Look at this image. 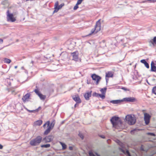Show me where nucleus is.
I'll use <instances>...</instances> for the list:
<instances>
[{
    "label": "nucleus",
    "instance_id": "obj_1",
    "mask_svg": "<svg viewBox=\"0 0 156 156\" xmlns=\"http://www.w3.org/2000/svg\"><path fill=\"white\" fill-rule=\"evenodd\" d=\"M125 119L128 123L130 125L134 124L136 122V119L134 115H128L126 116Z\"/></svg>",
    "mask_w": 156,
    "mask_h": 156
},
{
    "label": "nucleus",
    "instance_id": "obj_2",
    "mask_svg": "<svg viewBox=\"0 0 156 156\" xmlns=\"http://www.w3.org/2000/svg\"><path fill=\"white\" fill-rule=\"evenodd\" d=\"M101 23L100 22V20H99L97 21L96 23L94 29H92L91 31V33L89 34V35H91L93 33L96 34L98 31H99L101 29Z\"/></svg>",
    "mask_w": 156,
    "mask_h": 156
},
{
    "label": "nucleus",
    "instance_id": "obj_3",
    "mask_svg": "<svg viewBox=\"0 0 156 156\" xmlns=\"http://www.w3.org/2000/svg\"><path fill=\"white\" fill-rule=\"evenodd\" d=\"M42 137L41 136H37L35 139L30 140V144L32 146H35L38 145L41 142Z\"/></svg>",
    "mask_w": 156,
    "mask_h": 156
},
{
    "label": "nucleus",
    "instance_id": "obj_4",
    "mask_svg": "<svg viewBox=\"0 0 156 156\" xmlns=\"http://www.w3.org/2000/svg\"><path fill=\"white\" fill-rule=\"evenodd\" d=\"M7 20L8 21L11 22H15L16 20V18L12 13H9L8 10L7 12Z\"/></svg>",
    "mask_w": 156,
    "mask_h": 156
},
{
    "label": "nucleus",
    "instance_id": "obj_5",
    "mask_svg": "<svg viewBox=\"0 0 156 156\" xmlns=\"http://www.w3.org/2000/svg\"><path fill=\"white\" fill-rule=\"evenodd\" d=\"M110 120L113 126L115 127H116L118 123L120 122L119 118L118 117H112Z\"/></svg>",
    "mask_w": 156,
    "mask_h": 156
},
{
    "label": "nucleus",
    "instance_id": "obj_6",
    "mask_svg": "<svg viewBox=\"0 0 156 156\" xmlns=\"http://www.w3.org/2000/svg\"><path fill=\"white\" fill-rule=\"evenodd\" d=\"M64 3H62L60 5H58V2H56L55 4L54 9L55 10L53 12V13L57 12L59 9H60L64 5Z\"/></svg>",
    "mask_w": 156,
    "mask_h": 156
},
{
    "label": "nucleus",
    "instance_id": "obj_7",
    "mask_svg": "<svg viewBox=\"0 0 156 156\" xmlns=\"http://www.w3.org/2000/svg\"><path fill=\"white\" fill-rule=\"evenodd\" d=\"M91 77L92 79L96 82V84L98 85L99 83V82L101 79V77L95 74L92 75Z\"/></svg>",
    "mask_w": 156,
    "mask_h": 156
},
{
    "label": "nucleus",
    "instance_id": "obj_8",
    "mask_svg": "<svg viewBox=\"0 0 156 156\" xmlns=\"http://www.w3.org/2000/svg\"><path fill=\"white\" fill-rule=\"evenodd\" d=\"M150 115L147 113L144 114V120L146 124H148L150 122Z\"/></svg>",
    "mask_w": 156,
    "mask_h": 156
},
{
    "label": "nucleus",
    "instance_id": "obj_9",
    "mask_svg": "<svg viewBox=\"0 0 156 156\" xmlns=\"http://www.w3.org/2000/svg\"><path fill=\"white\" fill-rule=\"evenodd\" d=\"M72 98L77 103H80L81 102V101L78 94L73 95L72 96Z\"/></svg>",
    "mask_w": 156,
    "mask_h": 156
},
{
    "label": "nucleus",
    "instance_id": "obj_10",
    "mask_svg": "<svg viewBox=\"0 0 156 156\" xmlns=\"http://www.w3.org/2000/svg\"><path fill=\"white\" fill-rule=\"evenodd\" d=\"M53 136H48L45 137L43 139V140L46 142H48L51 141L53 139Z\"/></svg>",
    "mask_w": 156,
    "mask_h": 156
},
{
    "label": "nucleus",
    "instance_id": "obj_11",
    "mask_svg": "<svg viewBox=\"0 0 156 156\" xmlns=\"http://www.w3.org/2000/svg\"><path fill=\"white\" fill-rule=\"evenodd\" d=\"M78 51H75L72 53L71 55L73 56V59L74 60L76 61L78 59Z\"/></svg>",
    "mask_w": 156,
    "mask_h": 156
},
{
    "label": "nucleus",
    "instance_id": "obj_12",
    "mask_svg": "<svg viewBox=\"0 0 156 156\" xmlns=\"http://www.w3.org/2000/svg\"><path fill=\"white\" fill-rule=\"evenodd\" d=\"M92 91L87 92L84 94V97L85 99L87 100L89 99L90 97H91Z\"/></svg>",
    "mask_w": 156,
    "mask_h": 156
},
{
    "label": "nucleus",
    "instance_id": "obj_13",
    "mask_svg": "<svg viewBox=\"0 0 156 156\" xmlns=\"http://www.w3.org/2000/svg\"><path fill=\"white\" fill-rule=\"evenodd\" d=\"M149 45L150 46H154V44H156V37H154L153 39L149 41Z\"/></svg>",
    "mask_w": 156,
    "mask_h": 156
},
{
    "label": "nucleus",
    "instance_id": "obj_14",
    "mask_svg": "<svg viewBox=\"0 0 156 156\" xmlns=\"http://www.w3.org/2000/svg\"><path fill=\"white\" fill-rule=\"evenodd\" d=\"M136 99L133 97H127L123 98L124 101L129 102H134L135 101Z\"/></svg>",
    "mask_w": 156,
    "mask_h": 156
},
{
    "label": "nucleus",
    "instance_id": "obj_15",
    "mask_svg": "<svg viewBox=\"0 0 156 156\" xmlns=\"http://www.w3.org/2000/svg\"><path fill=\"white\" fill-rule=\"evenodd\" d=\"M30 97V94H29L27 93L22 98L23 101L24 102H26L28 101Z\"/></svg>",
    "mask_w": 156,
    "mask_h": 156
},
{
    "label": "nucleus",
    "instance_id": "obj_16",
    "mask_svg": "<svg viewBox=\"0 0 156 156\" xmlns=\"http://www.w3.org/2000/svg\"><path fill=\"white\" fill-rule=\"evenodd\" d=\"M113 76V73L112 72H108L107 73H106V75H105V79L106 80V82H108V79L107 78V77H112Z\"/></svg>",
    "mask_w": 156,
    "mask_h": 156
},
{
    "label": "nucleus",
    "instance_id": "obj_17",
    "mask_svg": "<svg viewBox=\"0 0 156 156\" xmlns=\"http://www.w3.org/2000/svg\"><path fill=\"white\" fill-rule=\"evenodd\" d=\"M151 71L155 72L156 71V66H155L153 61H152L151 62Z\"/></svg>",
    "mask_w": 156,
    "mask_h": 156
},
{
    "label": "nucleus",
    "instance_id": "obj_18",
    "mask_svg": "<svg viewBox=\"0 0 156 156\" xmlns=\"http://www.w3.org/2000/svg\"><path fill=\"white\" fill-rule=\"evenodd\" d=\"M42 123V121L41 120H38L34 123V126H40Z\"/></svg>",
    "mask_w": 156,
    "mask_h": 156
},
{
    "label": "nucleus",
    "instance_id": "obj_19",
    "mask_svg": "<svg viewBox=\"0 0 156 156\" xmlns=\"http://www.w3.org/2000/svg\"><path fill=\"white\" fill-rule=\"evenodd\" d=\"M123 101V100H114L110 101V102L113 104H118Z\"/></svg>",
    "mask_w": 156,
    "mask_h": 156
},
{
    "label": "nucleus",
    "instance_id": "obj_20",
    "mask_svg": "<svg viewBox=\"0 0 156 156\" xmlns=\"http://www.w3.org/2000/svg\"><path fill=\"white\" fill-rule=\"evenodd\" d=\"M100 46L101 47L103 48H104L106 47L105 40H103L100 43Z\"/></svg>",
    "mask_w": 156,
    "mask_h": 156
},
{
    "label": "nucleus",
    "instance_id": "obj_21",
    "mask_svg": "<svg viewBox=\"0 0 156 156\" xmlns=\"http://www.w3.org/2000/svg\"><path fill=\"white\" fill-rule=\"evenodd\" d=\"M38 96L39 97L40 99L42 100H44L46 98L45 95H43L41 93L39 94Z\"/></svg>",
    "mask_w": 156,
    "mask_h": 156
},
{
    "label": "nucleus",
    "instance_id": "obj_22",
    "mask_svg": "<svg viewBox=\"0 0 156 156\" xmlns=\"http://www.w3.org/2000/svg\"><path fill=\"white\" fill-rule=\"evenodd\" d=\"M55 123V122L53 121V122H52L49 125V126H48V128L50 130H51L53 128L54 125Z\"/></svg>",
    "mask_w": 156,
    "mask_h": 156
},
{
    "label": "nucleus",
    "instance_id": "obj_23",
    "mask_svg": "<svg viewBox=\"0 0 156 156\" xmlns=\"http://www.w3.org/2000/svg\"><path fill=\"white\" fill-rule=\"evenodd\" d=\"M106 87H104L103 88L101 89L100 90V91L101 92V93H102V94H104L105 95V94L106 92Z\"/></svg>",
    "mask_w": 156,
    "mask_h": 156
},
{
    "label": "nucleus",
    "instance_id": "obj_24",
    "mask_svg": "<svg viewBox=\"0 0 156 156\" xmlns=\"http://www.w3.org/2000/svg\"><path fill=\"white\" fill-rule=\"evenodd\" d=\"M25 109L29 112H37L38 111V109H37L35 110H30L28 109L27 108H25Z\"/></svg>",
    "mask_w": 156,
    "mask_h": 156
},
{
    "label": "nucleus",
    "instance_id": "obj_25",
    "mask_svg": "<svg viewBox=\"0 0 156 156\" xmlns=\"http://www.w3.org/2000/svg\"><path fill=\"white\" fill-rule=\"evenodd\" d=\"M50 146V145L49 144H47L44 145H42L41 146V147H45V148H48Z\"/></svg>",
    "mask_w": 156,
    "mask_h": 156
},
{
    "label": "nucleus",
    "instance_id": "obj_26",
    "mask_svg": "<svg viewBox=\"0 0 156 156\" xmlns=\"http://www.w3.org/2000/svg\"><path fill=\"white\" fill-rule=\"evenodd\" d=\"M4 62L5 63H9L11 62V60L10 59L7 58H5L4 60Z\"/></svg>",
    "mask_w": 156,
    "mask_h": 156
},
{
    "label": "nucleus",
    "instance_id": "obj_27",
    "mask_svg": "<svg viewBox=\"0 0 156 156\" xmlns=\"http://www.w3.org/2000/svg\"><path fill=\"white\" fill-rule=\"evenodd\" d=\"M98 97H100L102 99H104L105 98V95L102 94H98Z\"/></svg>",
    "mask_w": 156,
    "mask_h": 156
},
{
    "label": "nucleus",
    "instance_id": "obj_28",
    "mask_svg": "<svg viewBox=\"0 0 156 156\" xmlns=\"http://www.w3.org/2000/svg\"><path fill=\"white\" fill-rule=\"evenodd\" d=\"M51 130L47 128V129L45 130V131L44 132V134L45 135H47L48 134V133L50 132Z\"/></svg>",
    "mask_w": 156,
    "mask_h": 156
},
{
    "label": "nucleus",
    "instance_id": "obj_29",
    "mask_svg": "<svg viewBox=\"0 0 156 156\" xmlns=\"http://www.w3.org/2000/svg\"><path fill=\"white\" fill-rule=\"evenodd\" d=\"M60 143L63 149H65L66 148V145L64 144H63L62 142H60Z\"/></svg>",
    "mask_w": 156,
    "mask_h": 156
},
{
    "label": "nucleus",
    "instance_id": "obj_30",
    "mask_svg": "<svg viewBox=\"0 0 156 156\" xmlns=\"http://www.w3.org/2000/svg\"><path fill=\"white\" fill-rule=\"evenodd\" d=\"M50 124V122L49 121H48L46 122L43 126V127L44 128L45 127V126L46 125H47L48 126H49Z\"/></svg>",
    "mask_w": 156,
    "mask_h": 156
},
{
    "label": "nucleus",
    "instance_id": "obj_31",
    "mask_svg": "<svg viewBox=\"0 0 156 156\" xmlns=\"http://www.w3.org/2000/svg\"><path fill=\"white\" fill-rule=\"evenodd\" d=\"M152 91L154 93L156 94V87H155L153 88Z\"/></svg>",
    "mask_w": 156,
    "mask_h": 156
},
{
    "label": "nucleus",
    "instance_id": "obj_32",
    "mask_svg": "<svg viewBox=\"0 0 156 156\" xmlns=\"http://www.w3.org/2000/svg\"><path fill=\"white\" fill-rule=\"evenodd\" d=\"M83 1V0H78L76 4L79 5L82 3Z\"/></svg>",
    "mask_w": 156,
    "mask_h": 156
},
{
    "label": "nucleus",
    "instance_id": "obj_33",
    "mask_svg": "<svg viewBox=\"0 0 156 156\" xmlns=\"http://www.w3.org/2000/svg\"><path fill=\"white\" fill-rule=\"evenodd\" d=\"M78 5L77 4H76L74 6L73 8V9L74 10H76L78 8Z\"/></svg>",
    "mask_w": 156,
    "mask_h": 156
},
{
    "label": "nucleus",
    "instance_id": "obj_34",
    "mask_svg": "<svg viewBox=\"0 0 156 156\" xmlns=\"http://www.w3.org/2000/svg\"><path fill=\"white\" fill-rule=\"evenodd\" d=\"M145 66L147 68H149V66L147 62L144 64Z\"/></svg>",
    "mask_w": 156,
    "mask_h": 156
},
{
    "label": "nucleus",
    "instance_id": "obj_35",
    "mask_svg": "<svg viewBox=\"0 0 156 156\" xmlns=\"http://www.w3.org/2000/svg\"><path fill=\"white\" fill-rule=\"evenodd\" d=\"M79 136L82 139H83V136L82 133H79Z\"/></svg>",
    "mask_w": 156,
    "mask_h": 156
},
{
    "label": "nucleus",
    "instance_id": "obj_36",
    "mask_svg": "<svg viewBox=\"0 0 156 156\" xmlns=\"http://www.w3.org/2000/svg\"><path fill=\"white\" fill-rule=\"evenodd\" d=\"M98 94L96 93H94L93 94V96H95V97H98Z\"/></svg>",
    "mask_w": 156,
    "mask_h": 156
},
{
    "label": "nucleus",
    "instance_id": "obj_37",
    "mask_svg": "<svg viewBox=\"0 0 156 156\" xmlns=\"http://www.w3.org/2000/svg\"><path fill=\"white\" fill-rule=\"evenodd\" d=\"M35 92L38 95H39V94H40V93L39 92L38 90L37 89H35L34 90Z\"/></svg>",
    "mask_w": 156,
    "mask_h": 156
},
{
    "label": "nucleus",
    "instance_id": "obj_38",
    "mask_svg": "<svg viewBox=\"0 0 156 156\" xmlns=\"http://www.w3.org/2000/svg\"><path fill=\"white\" fill-rule=\"evenodd\" d=\"M147 134L148 135H150L152 136H155V134L154 133H148Z\"/></svg>",
    "mask_w": 156,
    "mask_h": 156
},
{
    "label": "nucleus",
    "instance_id": "obj_39",
    "mask_svg": "<svg viewBox=\"0 0 156 156\" xmlns=\"http://www.w3.org/2000/svg\"><path fill=\"white\" fill-rule=\"evenodd\" d=\"M140 62L144 64L146 62H147L144 59H142L141 60Z\"/></svg>",
    "mask_w": 156,
    "mask_h": 156
},
{
    "label": "nucleus",
    "instance_id": "obj_40",
    "mask_svg": "<svg viewBox=\"0 0 156 156\" xmlns=\"http://www.w3.org/2000/svg\"><path fill=\"white\" fill-rule=\"evenodd\" d=\"M89 155L90 156H95V155L91 152H89Z\"/></svg>",
    "mask_w": 156,
    "mask_h": 156
},
{
    "label": "nucleus",
    "instance_id": "obj_41",
    "mask_svg": "<svg viewBox=\"0 0 156 156\" xmlns=\"http://www.w3.org/2000/svg\"><path fill=\"white\" fill-rule=\"evenodd\" d=\"M30 67H32L33 66V62L32 61L30 63Z\"/></svg>",
    "mask_w": 156,
    "mask_h": 156
},
{
    "label": "nucleus",
    "instance_id": "obj_42",
    "mask_svg": "<svg viewBox=\"0 0 156 156\" xmlns=\"http://www.w3.org/2000/svg\"><path fill=\"white\" fill-rule=\"evenodd\" d=\"M121 89L124 90L125 91H126L128 90L127 88L124 87H122V88H121Z\"/></svg>",
    "mask_w": 156,
    "mask_h": 156
},
{
    "label": "nucleus",
    "instance_id": "obj_43",
    "mask_svg": "<svg viewBox=\"0 0 156 156\" xmlns=\"http://www.w3.org/2000/svg\"><path fill=\"white\" fill-rule=\"evenodd\" d=\"M126 153L127 154V155L129 156H130V154H129V151H128V150H127L126 151Z\"/></svg>",
    "mask_w": 156,
    "mask_h": 156
},
{
    "label": "nucleus",
    "instance_id": "obj_44",
    "mask_svg": "<svg viewBox=\"0 0 156 156\" xmlns=\"http://www.w3.org/2000/svg\"><path fill=\"white\" fill-rule=\"evenodd\" d=\"M3 42L2 39H0V44H2Z\"/></svg>",
    "mask_w": 156,
    "mask_h": 156
},
{
    "label": "nucleus",
    "instance_id": "obj_45",
    "mask_svg": "<svg viewBox=\"0 0 156 156\" xmlns=\"http://www.w3.org/2000/svg\"><path fill=\"white\" fill-rule=\"evenodd\" d=\"M3 146L0 144V149H1L3 148Z\"/></svg>",
    "mask_w": 156,
    "mask_h": 156
},
{
    "label": "nucleus",
    "instance_id": "obj_46",
    "mask_svg": "<svg viewBox=\"0 0 156 156\" xmlns=\"http://www.w3.org/2000/svg\"><path fill=\"white\" fill-rule=\"evenodd\" d=\"M135 130H131V133L132 134L133 133V132Z\"/></svg>",
    "mask_w": 156,
    "mask_h": 156
},
{
    "label": "nucleus",
    "instance_id": "obj_47",
    "mask_svg": "<svg viewBox=\"0 0 156 156\" xmlns=\"http://www.w3.org/2000/svg\"><path fill=\"white\" fill-rule=\"evenodd\" d=\"M69 149L70 150H72V147H69Z\"/></svg>",
    "mask_w": 156,
    "mask_h": 156
},
{
    "label": "nucleus",
    "instance_id": "obj_48",
    "mask_svg": "<svg viewBox=\"0 0 156 156\" xmlns=\"http://www.w3.org/2000/svg\"><path fill=\"white\" fill-rule=\"evenodd\" d=\"M150 1H152V0H150ZM152 1H153V2H156V0H152Z\"/></svg>",
    "mask_w": 156,
    "mask_h": 156
},
{
    "label": "nucleus",
    "instance_id": "obj_49",
    "mask_svg": "<svg viewBox=\"0 0 156 156\" xmlns=\"http://www.w3.org/2000/svg\"><path fill=\"white\" fill-rule=\"evenodd\" d=\"M101 137L103 138H104L105 137V136H101Z\"/></svg>",
    "mask_w": 156,
    "mask_h": 156
},
{
    "label": "nucleus",
    "instance_id": "obj_50",
    "mask_svg": "<svg viewBox=\"0 0 156 156\" xmlns=\"http://www.w3.org/2000/svg\"><path fill=\"white\" fill-rule=\"evenodd\" d=\"M21 69H24V67L23 66L21 67Z\"/></svg>",
    "mask_w": 156,
    "mask_h": 156
},
{
    "label": "nucleus",
    "instance_id": "obj_51",
    "mask_svg": "<svg viewBox=\"0 0 156 156\" xmlns=\"http://www.w3.org/2000/svg\"><path fill=\"white\" fill-rule=\"evenodd\" d=\"M17 67V66H15V67H14V68L15 69H16Z\"/></svg>",
    "mask_w": 156,
    "mask_h": 156
},
{
    "label": "nucleus",
    "instance_id": "obj_52",
    "mask_svg": "<svg viewBox=\"0 0 156 156\" xmlns=\"http://www.w3.org/2000/svg\"><path fill=\"white\" fill-rule=\"evenodd\" d=\"M77 105V104H75V105H74V107H76V105Z\"/></svg>",
    "mask_w": 156,
    "mask_h": 156
},
{
    "label": "nucleus",
    "instance_id": "obj_53",
    "mask_svg": "<svg viewBox=\"0 0 156 156\" xmlns=\"http://www.w3.org/2000/svg\"><path fill=\"white\" fill-rule=\"evenodd\" d=\"M96 155H97V156H100V155L98 154H96Z\"/></svg>",
    "mask_w": 156,
    "mask_h": 156
},
{
    "label": "nucleus",
    "instance_id": "obj_54",
    "mask_svg": "<svg viewBox=\"0 0 156 156\" xmlns=\"http://www.w3.org/2000/svg\"><path fill=\"white\" fill-rule=\"evenodd\" d=\"M27 1H29V0H26ZM33 0H29V1H33Z\"/></svg>",
    "mask_w": 156,
    "mask_h": 156
},
{
    "label": "nucleus",
    "instance_id": "obj_55",
    "mask_svg": "<svg viewBox=\"0 0 156 156\" xmlns=\"http://www.w3.org/2000/svg\"><path fill=\"white\" fill-rule=\"evenodd\" d=\"M122 151L123 152V153H124V151L122 150Z\"/></svg>",
    "mask_w": 156,
    "mask_h": 156
}]
</instances>
